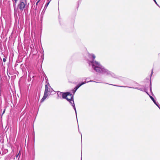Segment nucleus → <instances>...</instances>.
Here are the masks:
<instances>
[{
    "instance_id": "obj_7",
    "label": "nucleus",
    "mask_w": 160,
    "mask_h": 160,
    "mask_svg": "<svg viewBox=\"0 0 160 160\" xmlns=\"http://www.w3.org/2000/svg\"><path fill=\"white\" fill-rule=\"evenodd\" d=\"M71 100H70V102H69L70 103V104H71V105L73 107L75 111L76 116V117H77V112H76V108L75 107V105L74 104V100H73V96H71Z\"/></svg>"
},
{
    "instance_id": "obj_10",
    "label": "nucleus",
    "mask_w": 160,
    "mask_h": 160,
    "mask_svg": "<svg viewBox=\"0 0 160 160\" xmlns=\"http://www.w3.org/2000/svg\"><path fill=\"white\" fill-rule=\"evenodd\" d=\"M57 95L58 97H57V99H59V98H61V97L62 96V94L63 92H60L59 91H58L57 92Z\"/></svg>"
},
{
    "instance_id": "obj_20",
    "label": "nucleus",
    "mask_w": 160,
    "mask_h": 160,
    "mask_svg": "<svg viewBox=\"0 0 160 160\" xmlns=\"http://www.w3.org/2000/svg\"><path fill=\"white\" fill-rule=\"evenodd\" d=\"M3 62H5L6 61V59L5 58H3Z\"/></svg>"
},
{
    "instance_id": "obj_17",
    "label": "nucleus",
    "mask_w": 160,
    "mask_h": 160,
    "mask_svg": "<svg viewBox=\"0 0 160 160\" xmlns=\"http://www.w3.org/2000/svg\"><path fill=\"white\" fill-rule=\"evenodd\" d=\"M5 110H6V108H5V109H4L2 113V116L4 114V113H5Z\"/></svg>"
},
{
    "instance_id": "obj_3",
    "label": "nucleus",
    "mask_w": 160,
    "mask_h": 160,
    "mask_svg": "<svg viewBox=\"0 0 160 160\" xmlns=\"http://www.w3.org/2000/svg\"><path fill=\"white\" fill-rule=\"evenodd\" d=\"M20 154H21V153L20 151L15 156L12 154H10L5 157V160H18L20 157Z\"/></svg>"
},
{
    "instance_id": "obj_9",
    "label": "nucleus",
    "mask_w": 160,
    "mask_h": 160,
    "mask_svg": "<svg viewBox=\"0 0 160 160\" xmlns=\"http://www.w3.org/2000/svg\"><path fill=\"white\" fill-rule=\"evenodd\" d=\"M50 2V1H49L45 5L44 8L42 12V13L41 14V16L43 15L44 14L45 11V10H46V8H47L48 5L49 4V3Z\"/></svg>"
},
{
    "instance_id": "obj_2",
    "label": "nucleus",
    "mask_w": 160,
    "mask_h": 160,
    "mask_svg": "<svg viewBox=\"0 0 160 160\" xmlns=\"http://www.w3.org/2000/svg\"><path fill=\"white\" fill-rule=\"evenodd\" d=\"M50 85L48 82L45 85V89L44 92L43 96L41 100V103L43 102L47 98H48L50 93Z\"/></svg>"
},
{
    "instance_id": "obj_22",
    "label": "nucleus",
    "mask_w": 160,
    "mask_h": 160,
    "mask_svg": "<svg viewBox=\"0 0 160 160\" xmlns=\"http://www.w3.org/2000/svg\"><path fill=\"white\" fill-rule=\"evenodd\" d=\"M149 96H150L148 92L147 91V90H146V92H145Z\"/></svg>"
},
{
    "instance_id": "obj_1",
    "label": "nucleus",
    "mask_w": 160,
    "mask_h": 160,
    "mask_svg": "<svg viewBox=\"0 0 160 160\" xmlns=\"http://www.w3.org/2000/svg\"><path fill=\"white\" fill-rule=\"evenodd\" d=\"M88 57L90 58H92V61H88V64L90 65H91L92 68L97 72L110 75L113 78H117L115 74L105 68L99 62L94 60L96 57L94 54H89Z\"/></svg>"
},
{
    "instance_id": "obj_16",
    "label": "nucleus",
    "mask_w": 160,
    "mask_h": 160,
    "mask_svg": "<svg viewBox=\"0 0 160 160\" xmlns=\"http://www.w3.org/2000/svg\"><path fill=\"white\" fill-rule=\"evenodd\" d=\"M20 2H27V0H20Z\"/></svg>"
},
{
    "instance_id": "obj_26",
    "label": "nucleus",
    "mask_w": 160,
    "mask_h": 160,
    "mask_svg": "<svg viewBox=\"0 0 160 160\" xmlns=\"http://www.w3.org/2000/svg\"><path fill=\"white\" fill-rule=\"evenodd\" d=\"M39 1V0L37 2V3H36V5H37L38 4Z\"/></svg>"
},
{
    "instance_id": "obj_25",
    "label": "nucleus",
    "mask_w": 160,
    "mask_h": 160,
    "mask_svg": "<svg viewBox=\"0 0 160 160\" xmlns=\"http://www.w3.org/2000/svg\"><path fill=\"white\" fill-rule=\"evenodd\" d=\"M53 90V89L51 87V89H50V90H51V92H52V90Z\"/></svg>"
},
{
    "instance_id": "obj_21",
    "label": "nucleus",
    "mask_w": 160,
    "mask_h": 160,
    "mask_svg": "<svg viewBox=\"0 0 160 160\" xmlns=\"http://www.w3.org/2000/svg\"><path fill=\"white\" fill-rule=\"evenodd\" d=\"M32 47H33V44H32L31 45V46H30V48H32Z\"/></svg>"
},
{
    "instance_id": "obj_19",
    "label": "nucleus",
    "mask_w": 160,
    "mask_h": 160,
    "mask_svg": "<svg viewBox=\"0 0 160 160\" xmlns=\"http://www.w3.org/2000/svg\"><path fill=\"white\" fill-rule=\"evenodd\" d=\"M150 90L151 92H152V89H151V82H150Z\"/></svg>"
},
{
    "instance_id": "obj_23",
    "label": "nucleus",
    "mask_w": 160,
    "mask_h": 160,
    "mask_svg": "<svg viewBox=\"0 0 160 160\" xmlns=\"http://www.w3.org/2000/svg\"><path fill=\"white\" fill-rule=\"evenodd\" d=\"M153 73V69H152V71L151 73V76L152 75V74Z\"/></svg>"
},
{
    "instance_id": "obj_13",
    "label": "nucleus",
    "mask_w": 160,
    "mask_h": 160,
    "mask_svg": "<svg viewBox=\"0 0 160 160\" xmlns=\"http://www.w3.org/2000/svg\"><path fill=\"white\" fill-rule=\"evenodd\" d=\"M93 81H91V80H90V81H89V82H86V81H85L84 82H82L81 83H79L78 84V85L79 86V87H80L82 85H83L84 84L86 83H87V82H92Z\"/></svg>"
},
{
    "instance_id": "obj_15",
    "label": "nucleus",
    "mask_w": 160,
    "mask_h": 160,
    "mask_svg": "<svg viewBox=\"0 0 160 160\" xmlns=\"http://www.w3.org/2000/svg\"><path fill=\"white\" fill-rule=\"evenodd\" d=\"M156 4L160 8V6L158 5V4L157 3V2L156 1V0H153Z\"/></svg>"
},
{
    "instance_id": "obj_5",
    "label": "nucleus",
    "mask_w": 160,
    "mask_h": 160,
    "mask_svg": "<svg viewBox=\"0 0 160 160\" xmlns=\"http://www.w3.org/2000/svg\"><path fill=\"white\" fill-rule=\"evenodd\" d=\"M70 96H73L72 94L70 92H63L62 94V98L63 99H65L67 100L69 102H70V100H71V98L70 99H68L67 97Z\"/></svg>"
},
{
    "instance_id": "obj_6",
    "label": "nucleus",
    "mask_w": 160,
    "mask_h": 160,
    "mask_svg": "<svg viewBox=\"0 0 160 160\" xmlns=\"http://www.w3.org/2000/svg\"><path fill=\"white\" fill-rule=\"evenodd\" d=\"M107 84H108V83H107ZM110 85H112V86H117V87H124V88H135V89L139 90H141V91H142L146 92V89H145V88H138V87L133 88V87H128V86H123L116 85L112 84H110Z\"/></svg>"
},
{
    "instance_id": "obj_12",
    "label": "nucleus",
    "mask_w": 160,
    "mask_h": 160,
    "mask_svg": "<svg viewBox=\"0 0 160 160\" xmlns=\"http://www.w3.org/2000/svg\"><path fill=\"white\" fill-rule=\"evenodd\" d=\"M149 97L153 101V102L157 106H158V103L156 101L154 100L153 98L151 96H149Z\"/></svg>"
},
{
    "instance_id": "obj_14",
    "label": "nucleus",
    "mask_w": 160,
    "mask_h": 160,
    "mask_svg": "<svg viewBox=\"0 0 160 160\" xmlns=\"http://www.w3.org/2000/svg\"><path fill=\"white\" fill-rule=\"evenodd\" d=\"M18 0H14V2H13V5L14 7V9H15V7L16 3H17Z\"/></svg>"
},
{
    "instance_id": "obj_11",
    "label": "nucleus",
    "mask_w": 160,
    "mask_h": 160,
    "mask_svg": "<svg viewBox=\"0 0 160 160\" xmlns=\"http://www.w3.org/2000/svg\"><path fill=\"white\" fill-rule=\"evenodd\" d=\"M80 87L79 86L78 84L73 89V90L72 92L73 93V94H74L76 92V91Z\"/></svg>"
},
{
    "instance_id": "obj_4",
    "label": "nucleus",
    "mask_w": 160,
    "mask_h": 160,
    "mask_svg": "<svg viewBox=\"0 0 160 160\" xmlns=\"http://www.w3.org/2000/svg\"><path fill=\"white\" fill-rule=\"evenodd\" d=\"M27 5V2H20L18 5V8L20 10L21 12H22L25 9V6Z\"/></svg>"
},
{
    "instance_id": "obj_8",
    "label": "nucleus",
    "mask_w": 160,
    "mask_h": 160,
    "mask_svg": "<svg viewBox=\"0 0 160 160\" xmlns=\"http://www.w3.org/2000/svg\"><path fill=\"white\" fill-rule=\"evenodd\" d=\"M29 155L30 157L32 158V159H34V158L35 151L34 148H32L31 152H29Z\"/></svg>"
},
{
    "instance_id": "obj_18",
    "label": "nucleus",
    "mask_w": 160,
    "mask_h": 160,
    "mask_svg": "<svg viewBox=\"0 0 160 160\" xmlns=\"http://www.w3.org/2000/svg\"><path fill=\"white\" fill-rule=\"evenodd\" d=\"M8 149L4 150V152L5 153L8 152Z\"/></svg>"
},
{
    "instance_id": "obj_24",
    "label": "nucleus",
    "mask_w": 160,
    "mask_h": 160,
    "mask_svg": "<svg viewBox=\"0 0 160 160\" xmlns=\"http://www.w3.org/2000/svg\"><path fill=\"white\" fill-rule=\"evenodd\" d=\"M158 108L160 109V105H159L158 103V106H157Z\"/></svg>"
}]
</instances>
